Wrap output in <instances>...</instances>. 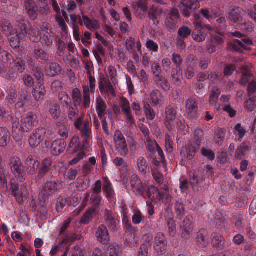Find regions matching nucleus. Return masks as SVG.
<instances>
[{"instance_id":"nucleus-48","label":"nucleus","mask_w":256,"mask_h":256,"mask_svg":"<svg viewBox=\"0 0 256 256\" xmlns=\"http://www.w3.org/2000/svg\"><path fill=\"white\" fill-rule=\"evenodd\" d=\"M223 237L222 234L218 233H214L212 235V242L213 247L216 249H221L223 248Z\"/></svg>"},{"instance_id":"nucleus-9","label":"nucleus","mask_w":256,"mask_h":256,"mask_svg":"<svg viewBox=\"0 0 256 256\" xmlns=\"http://www.w3.org/2000/svg\"><path fill=\"white\" fill-rule=\"evenodd\" d=\"M10 182L11 194L14 197L18 202L22 203L24 198L28 194L26 184H24L20 186L17 180L14 178L11 179Z\"/></svg>"},{"instance_id":"nucleus-62","label":"nucleus","mask_w":256,"mask_h":256,"mask_svg":"<svg viewBox=\"0 0 256 256\" xmlns=\"http://www.w3.org/2000/svg\"><path fill=\"white\" fill-rule=\"evenodd\" d=\"M192 36L194 40L198 42L204 41L206 39V34L202 30L196 29L193 32Z\"/></svg>"},{"instance_id":"nucleus-1","label":"nucleus","mask_w":256,"mask_h":256,"mask_svg":"<svg viewBox=\"0 0 256 256\" xmlns=\"http://www.w3.org/2000/svg\"><path fill=\"white\" fill-rule=\"evenodd\" d=\"M38 122L37 116L32 112L24 114L20 121L16 120L12 123V134L20 138L22 137L24 132H28Z\"/></svg>"},{"instance_id":"nucleus-11","label":"nucleus","mask_w":256,"mask_h":256,"mask_svg":"<svg viewBox=\"0 0 256 256\" xmlns=\"http://www.w3.org/2000/svg\"><path fill=\"white\" fill-rule=\"evenodd\" d=\"M113 142L116 150L122 156H125L128 154V148L126 138L120 130L115 131L113 136Z\"/></svg>"},{"instance_id":"nucleus-39","label":"nucleus","mask_w":256,"mask_h":256,"mask_svg":"<svg viewBox=\"0 0 256 256\" xmlns=\"http://www.w3.org/2000/svg\"><path fill=\"white\" fill-rule=\"evenodd\" d=\"M162 10L161 8L155 5L152 6V8L148 12V16L150 20H152L154 24L157 26L159 24L158 20V16H160L162 13Z\"/></svg>"},{"instance_id":"nucleus-30","label":"nucleus","mask_w":256,"mask_h":256,"mask_svg":"<svg viewBox=\"0 0 256 256\" xmlns=\"http://www.w3.org/2000/svg\"><path fill=\"white\" fill-rule=\"evenodd\" d=\"M72 98L74 102V105L76 106H82L84 108H88L89 107H85L84 105V95L82 97L80 90L75 88L72 91Z\"/></svg>"},{"instance_id":"nucleus-41","label":"nucleus","mask_w":256,"mask_h":256,"mask_svg":"<svg viewBox=\"0 0 256 256\" xmlns=\"http://www.w3.org/2000/svg\"><path fill=\"white\" fill-rule=\"evenodd\" d=\"M32 56L34 60L42 64H44L49 60L47 54L42 48L34 50Z\"/></svg>"},{"instance_id":"nucleus-28","label":"nucleus","mask_w":256,"mask_h":256,"mask_svg":"<svg viewBox=\"0 0 256 256\" xmlns=\"http://www.w3.org/2000/svg\"><path fill=\"white\" fill-rule=\"evenodd\" d=\"M104 182L103 184V192L106 194V198L108 200H112L116 198V194L113 186L109 178L107 177H104Z\"/></svg>"},{"instance_id":"nucleus-59","label":"nucleus","mask_w":256,"mask_h":256,"mask_svg":"<svg viewBox=\"0 0 256 256\" xmlns=\"http://www.w3.org/2000/svg\"><path fill=\"white\" fill-rule=\"evenodd\" d=\"M220 95V92L219 89L214 88L212 90L209 97V102L210 105L214 106L216 104Z\"/></svg>"},{"instance_id":"nucleus-5","label":"nucleus","mask_w":256,"mask_h":256,"mask_svg":"<svg viewBox=\"0 0 256 256\" xmlns=\"http://www.w3.org/2000/svg\"><path fill=\"white\" fill-rule=\"evenodd\" d=\"M52 174L48 175L47 182L40 194L39 199L41 203L46 204L49 196L55 192H57L60 186L61 183L58 180H52Z\"/></svg>"},{"instance_id":"nucleus-43","label":"nucleus","mask_w":256,"mask_h":256,"mask_svg":"<svg viewBox=\"0 0 256 256\" xmlns=\"http://www.w3.org/2000/svg\"><path fill=\"white\" fill-rule=\"evenodd\" d=\"M10 133L4 127L0 128V147H5L10 140Z\"/></svg>"},{"instance_id":"nucleus-37","label":"nucleus","mask_w":256,"mask_h":256,"mask_svg":"<svg viewBox=\"0 0 256 256\" xmlns=\"http://www.w3.org/2000/svg\"><path fill=\"white\" fill-rule=\"evenodd\" d=\"M52 166V162L48 159L44 160L42 161L40 166H39V172L38 174V179L42 178L47 173L51 170Z\"/></svg>"},{"instance_id":"nucleus-32","label":"nucleus","mask_w":256,"mask_h":256,"mask_svg":"<svg viewBox=\"0 0 256 256\" xmlns=\"http://www.w3.org/2000/svg\"><path fill=\"white\" fill-rule=\"evenodd\" d=\"M176 112L174 108L168 106L166 110L165 125L168 130H172V124L171 122L176 118Z\"/></svg>"},{"instance_id":"nucleus-7","label":"nucleus","mask_w":256,"mask_h":256,"mask_svg":"<svg viewBox=\"0 0 256 256\" xmlns=\"http://www.w3.org/2000/svg\"><path fill=\"white\" fill-rule=\"evenodd\" d=\"M8 166L14 175L22 182L26 180V173L21 160L16 156H12L8 160Z\"/></svg>"},{"instance_id":"nucleus-64","label":"nucleus","mask_w":256,"mask_h":256,"mask_svg":"<svg viewBox=\"0 0 256 256\" xmlns=\"http://www.w3.org/2000/svg\"><path fill=\"white\" fill-rule=\"evenodd\" d=\"M178 36L182 38H188L192 34V30L188 26H183L180 28L178 32Z\"/></svg>"},{"instance_id":"nucleus-42","label":"nucleus","mask_w":256,"mask_h":256,"mask_svg":"<svg viewBox=\"0 0 256 256\" xmlns=\"http://www.w3.org/2000/svg\"><path fill=\"white\" fill-rule=\"evenodd\" d=\"M161 192L156 187L151 186L149 187L148 192V198L154 202H157L160 201Z\"/></svg>"},{"instance_id":"nucleus-25","label":"nucleus","mask_w":256,"mask_h":256,"mask_svg":"<svg viewBox=\"0 0 256 256\" xmlns=\"http://www.w3.org/2000/svg\"><path fill=\"white\" fill-rule=\"evenodd\" d=\"M126 46L127 50L134 54V59L136 56L138 57L136 52L142 53V44L140 40L136 42L134 38L130 37L126 41Z\"/></svg>"},{"instance_id":"nucleus-21","label":"nucleus","mask_w":256,"mask_h":256,"mask_svg":"<svg viewBox=\"0 0 256 256\" xmlns=\"http://www.w3.org/2000/svg\"><path fill=\"white\" fill-rule=\"evenodd\" d=\"M95 236L96 240L103 244H108L110 240V236L107 227L101 224L96 229Z\"/></svg>"},{"instance_id":"nucleus-14","label":"nucleus","mask_w":256,"mask_h":256,"mask_svg":"<svg viewBox=\"0 0 256 256\" xmlns=\"http://www.w3.org/2000/svg\"><path fill=\"white\" fill-rule=\"evenodd\" d=\"M124 228L126 237L125 241V245L130 248H134L136 246V236L138 232V228L134 226L131 223H127L124 226Z\"/></svg>"},{"instance_id":"nucleus-58","label":"nucleus","mask_w":256,"mask_h":256,"mask_svg":"<svg viewBox=\"0 0 256 256\" xmlns=\"http://www.w3.org/2000/svg\"><path fill=\"white\" fill-rule=\"evenodd\" d=\"M122 251L118 245H112L109 246L106 252V256H121Z\"/></svg>"},{"instance_id":"nucleus-17","label":"nucleus","mask_w":256,"mask_h":256,"mask_svg":"<svg viewBox=\"0 0 256 256\" xmlns=\"http://www.w3.org/2000/svg\"><path fill=\"white\" fill-rule=\"evenodd\" d=\"M96 80L90 74L88 75V86H83L84 92V105L85 107H90V93H94L96 88Z\"/></svg>"},{"instance_id":"nucleus-12","label":"nucleus","mask_w":256,"mask_h":256,"mask_svg":"<svg viewBox=\"0 0 256 256\" xmlns=\"http://www.w3.org/2000/svg\"><path fill=\"white\" fill-rule=\"evenodd\" d=\"M98 86L100 92L110 98L116 96V93L110 81L102 74L100 75Z\"/></svg>"},{"instance_id":"nucleus-8","label":"nucleus","mask_w":256,"mask_h":256,"mask_svg":"<svg viewBox=\"0 0 256 256\" xmlns=\"http://www.w3.org/2000/svg\"><path fill=\"white\" fill-rule=\"evenodd\" d=\"M24 4L26 14L32 20H37L38 14H44L48 10L47 6L39 8L34 0H25Z\"/></svg>"},{"instance_id":"nucleus-4","label":"nucleus","mask_w":256,"mask_h":256,"mask_svg":"<svg viewBox=\"0 0 256 256\" xmlns=\"http://www.w3.org/2000/svg\"><path fill=\"white\" fill-rule=\"evenodd\" d=\"M18 26L20 34H23L22 38L26 34H28L33 42H38L40 40V33L37 26L32 25L30 22L23 18L20 20Z\"/></svg>"},{"instance_id":"nucleus-49","label":"nucleus","mask_w":256,"mask_h":256,"mask_svg":"<svg viewBox=\"0 0 256 256\" xmlns=\"http://www.w3.org/2000/svg\"><path fill=\"white\" fill-rule=\"evenodd\" d=\"M229 18L234 22H236L239 24H241L242 22L241 10L238 8L233 9L229 14Z\"/></svg>"},{"instance_id":"nucleus-18","label":"nucleus","mask_w":256,"mask_h":256,"mask_svg":"<svg viewBox=\"0 0 256 256\" xmlns=\"http://www.w3.org/2000/svg\"><path fill=\"white\" fill-rule=\"evenodd\" d=\"M46 136V130L39 128L36 130L30 136L28 142L32 148H36L44 140Z\"/></svg>"},{"instance_id":"nucleus-6","label":"nucleus","mask_w":256,"mask_h":256,"mask_svg":"<svg viewBox=\"0 0 256 256\" xmlns=\"http://www.w3.org/2000/svg\"><path fill=\"white\" fill-rule=\"evenodd\" d=\"M74 126L76 129L80 131L81 136L87 141L92 138V122L91 118L84 120L82 116L76 118Z\"/></svg>"},{"instance_id":"nucleus-55","label":"nucleus","mask_w":256,"mask_h":256,"mask_svg":"<svg viewBox=\"0 0 256 256\" xmlns=\"http://www.w3.org/2000/svg\"><path fill=\"white\" fill-rule=\"evenodd\" d=\"M95 213V210L93 208H90L86 212L80 219V222L82 224H88L93 218V215Z\"/></svg>"},{"instance_id":"nucleus-44","label":"nucleus","mask_w":256,"mask_h":256,"mask_svg":"<svg viewBox=\"0 0 256 256\" xmlns=\"http://www.w3.org/2000/svg\"><path fill=\"white\" fill-rule=\"evenodd\" d=\"M136 165L138 170L142 174H146L150 170L148 164L143 156H140L137 159Z\"/></svg>"},{"instance_id":"nucleus-63","label":"nucleus","mask_w":256,"mask_h":256,"mask_svg":"<svg viewBox=\"0 0 256 256\" xmlns=\"http://www.w3.org/2000/svg\"><path fill=\"white\" fill-rule=\"evenodd\" d=\"M245 108L250 112L253 111L256 108V98L252 96L244 103Z\"/></svg>"},{"instance_id":"nucleus-56","label":"nucleus","mask_w":256,"mask_h":256,"mask_svg":"<svg viewBox=\"0 0 256 256\" xmlns=\"http://www.w3.org/2000/svg\"><path fill=\"white\" fill-rule=\"evenodd\" d=\"M144 142L147 150L152 152H154L158 146H159L156 141L152 140L150 137L144 139Z\"/></svg>"},{"instance_id":"nucleus-60","label":"nucleus","mask_w":256,"mask_h":256,"mask_svg":"<svg viewBox=\"0 0 256 256\" xmlns=\"http://www.w3.org/2000/svg\"><path fill=\"white\" fill-rule=\"evenodd\" d=\"M58 99L62 108H68L70 103V98L69 96L66 93H62L59 94Z\"/></svg>"},{"instance_id":"nucleus-46","label":"nucleus","mask_w":256,"mask_h":256,"mask_svg":"<svg viewBox=\"0 0 256 256\" xmlns=\"http://www.w3.org/2000/svg\"><path fill=\"white\" fill-rule=\"evenodd\" d=\"M131 187L136 191L142 192L144 186L140 179L136 175H132L130 180Z\"/></svg>"},{"instance_id":"nucleus-36","label":"nucleus","mask_w":256,"mask_h":256,"mask_svg":"<svg viewBox=\"0 0 256 256\" xmlns=\"http://www.w3.org/2000/svg\"><path fill=\"white\" fill-rule=\"evenodd\" d=\"M148 3L146 0H138L134 3V10L136 14L141 16L148 10Z\"/></svg>"},{"instance_id":"nucleus-22","label":"nucleus","mask_w":256,"mask_h":256,"mask_svg":"<svg viewBox=\"0 0 256 256\" xmlns=\"http://www.w3.org/2000/svg\"><path fill=\"white\" fill-rule=\"evenodd\" d=\"M241 83L244 85H246L247 83L252 80L248 86V90L250 94H253L256 92V79H252V76L249 70H246L242 72Z\"/></svg>"},{"instance_id":"nucleus-54","label":"nucleus","mask_w":256,"mask_h":256,"mask_svg":"<svg viewBox=\"0 0 256 256\" xmlns=\"http://www.w3.org/2000/svg\"><path fill=\"white\" fill-rule=\"evenodd\" d=\"M174 210L177 218L182 220L185 214V207L183 202H176L174 204Z\"/></svg>"},{"instance_id":"nucleus-16","label":"nucleus","mask_w":256,"mask_h":256,"mask_svg":"<svg viewBox=\"0 0 256 256\" xmlns=\"http://www.w3.org/2000/svg\"><path fill=\"white\" fill-rule=\"evenodd\" d=\"M0 57L2 58V60L4 63L10 64L11 61H12L14 66L20 73L23 72L25 70V62L20 58H12V56L6 51L0 52Z\"/></svg>"},{"instance_id":"nucleus-51","label":"nucleus","mask_w":256,"mask_h":256,"mask_svg":"<svg viewBox=\"0 0 256 256\" xmlns=\"http://www.w3.org/2000/svg\"><path fill=\"white\" fill-rule=\"evenodd\" d=\"M168 228V233L170 236L174 237L176 232V225L172 218L166 219Z\"/></svg>"},{"instance_id":"nucleus-29","label":"nucleus","mask_w":256,"mask_h":256,"mask_svg":"<svg viewBox=\"0 0 256 256\" xmlns=\"http://www.w3.org/2000/svg\"><path fill=\"white\" fill-rule=\"evenodd\" d=\"M38 161L32 157H28L25 162V167L28 174H34L40 166Z\"/></svg>"},{"instance_id":"nucleus-10","label":"nucleus","mask_w":256,"mask_h":256,"mask_svg":"<svg viewBox=\"0 0 256 256\" xmlns=\"http://www.w3.org/2000/svg\"><path fill=\"white\" fill-rule=\"evenodd\" d=\"M7 92L8 95L6 98L8 102L10 104H15L16 106L18 107L24 106L23 102L26 101L28 97L26 92L20 90L18 91L12 88Z\"/></svg>"},{"instance_id":"nucleus-57","label":"nucleus","mask_w":256,"mask_h":256,"mask_svg":"<svg viewBox=\"0 0 256 256\" xmlns=\"http://www.w3.org/2000/svg\"><path fill=\"white\" fill-rule=\"evenodd\" d=\"M78 106L75 105L70 106L68 110V118L72 122H75L76 120V117L78 116L79 110Z\"/></svg>"},{"instance_id":"nucleus-31","label":"nucleus","mask_w":256,"mask_h":256,"mask_svg":"<svg viewBox=\"0 0 256 256\" xmlns=\"http://www.w3.org/2000/svg\"><path fill=\"white\" fill-rule=\"evenodd\" d=\"M50 114L54 120L58 119L61 116V110L60 105L56 101L48 102Z\"/></svg>"},{"instance_id":"nucleus-2","label":"nucleus","mask_w":256,"mask_h":256,"mask_svg":"<svg viewBox=\"0 0 256 256\" xmlns=\"http://www.w3.org/2000/svg\"><path fill=\"white\" fill-rule=\"evenodd\" d=\"M216 30L214 32L213 28L210 25H205L204 28L209 31L212 44L215 46L223 42L224 34V18H221L216 20L215 24Z\"/></svg>"},{"instance_id":"nucleus-13","label":"nucleus","mask_w":256,"mask_h":256,"mask_svg":"<svg viewBox=\"0 0 256 256\" xmlns=\"http://www.w3.org/2000/svg\"><path fill=\"white\" fill-rule=\"evenodd\" d=\"M168 246V240L166 235L162 232H158L154 238V248L158 256L165 254Z\"/></svg>"},{"instance_id":"nucleus-19","label":"nucleus","mask_w":256,"mask_h":256,"mask_svg":"<svg viewBox=\"0 0 256 256\" xmlns=\"http://www.w3.org/2000/svg\"><path fill=\"white\" fill-rule=\"evenodd\" d=\"M120 106L126 118V122L130 126L134 124V121L130 112L129 101L123 96L120 97Z\"/></svg>"},{"instance_id":"nucleus-23","label":"nucleus","mask_w":256,"mask_h":256,"mask_svg":"<svg viewBox=\"0 0 256 256\" xmlns=\"http://www.w3.org/2000/svg\"><path fill=\"white\" fill-rule=\"evenodd\" d=\"M66 142L61 139L52 141L48 146L50 152L54 156H58L62 153L66 148Z\"/></svg>"},{"instance_id":"nucleus-45","label":"nucleus","mask_w":256,"mask_h":256,"mask_svg":"<svg viewBox=\"0 0 256 256\" xmlns=\"http://www.w3.org/2000/svg\"><path fill=\"white\" fill-rule=\"evenodd\" d=\"M46 90L44 86L40 84L38 85L32 92V94L36 101L42 100L44 99Z\"/></svg>"},{"instance_id":"nucleus-47","label":"nucleus","mask_w":256,"mask_h":256,"mask_svg":"<svg viewBox=\"0 0 256 256\" xmlns=\"http://www.w3.org/2000/svg\"><path fill=\"white\" fill-rule=\"evenodd\" d=\"M208 236V232L204 228L200 229L196 234V242L202 246H206L208 243V240L206 236Z\"/></svg>"},{"instance_id":"nucleus-3","label":"nucleus","mask_w":256,"mask_h":256,"mask_svg":"<svg viewBox=\"0 0 256 256\" xmlns=\"http://www.w3.org/2000/svg\"><path fill=\"white\" fill-rule=\"evenodd\" d=\"M2 28L3 33L9 37L10 46L14 48L19 47L20 41L22 40L23 36L22 34H20V28L13 30L11 24L6 20L2 22Z\"/></svg>"},{"instance_id":"nucleus-27","label":"nucleus","mask_w":256,"mask_h":256,"mask_svg":"<svg viewBox=\"0 0 256 256\" xmlns=\"http://www.w3.org/2000/svg\"><path fill=\"white\" fill-rule=\"evenodd\" d=\"M82 18H79V22L80 25L84 22L85 26L90 30H95L100 28V24L96 20H92L84 14L82 12Z\"/></svg>"},{"instance_id":"nucleus-34","label":"nucleus","mask_w":256,"mask_h":256,"mask_svg":"<svg viewBox=\"0 0 256 256\" xmlns=\"http://www.w3.org/2000/svg\"><path fill=\"white\" fill-rule=\"evenodd\" d=\"M80 236L72 232H68L62 235H59L60 241L62 244L71 243L80 239Z\"/></svg>"},{"instance_id":"nucleus-61","label":"nucleus","mask_w":256,"mask_h":256,"mask_svg":"<svg viewBox=\"0 0 256 256\" xmlns=\"http://www.w3.org/2000/svg\"><path fill=\"white\" fill-rule=\"evenodd\" d=\"M233 132L236 136L238 137V140L242 138L246 134L245 128L240 124L235 125Z\"/></svg>"},{"instance_id":"nucleus-15","label":"nucleus","mask_w":256,"mask_h":256,"mask_svg":"<svg viewBox=\"0 0 256 256\" xmlns=\"http://www.w3.org/2000/svg\"><path fill=\"white\" fill-rule=\"evenodd\" d=\"M203 0H186L180 2L178 8L185 16H189L192 11L198 7V3Z\"/></svg>"},{"instance_id":"nucleus-35","label":"nucleus","mask_w":256,"mask_h":256,"mask_svg":"<svg viewBox=\"0 0 256 256\" xmlns=\"http://www.w3.org/2000/svg\"><path fill=\"white\" fill-rule=\"evenodd\" d=\"M252 44V42L248 38H244L242 40H235L233 42L234 50H238L240 48L245 50H250V46Z\"/></svg>"},{"instance_id":"nucleus-24","label":"nucleus","mask_w":256,"mask_h":256,"mask_svg":"<svg viewBox=\"0 0 256 256\" xmlns=\"http://www.w3.org/2000/svg\"><path fill=\"white\" fill-rule=\"evenodd\" d=\"M192 219L191 216H188L184 218L180 223V227L182 234L186 238H190L192 232L194 228Z\"/></svg>"},{"instance_id":"nucleus-38","label":"nucleus","mask_w":256,"mask_h":256,"mask_svg":"<svg viewBox=\"0 0 256 256\" xmlns=\"http://www.w3.org/2000/svg\"><path fill=\"white\" fill-rule=\"evenodd\" d=\"M96 108L98 116L102 118L106 114L107 106L105 101L100 96L96 99Z\"/></svg>"},{"instance_id":"nucleus-40","label":"nucleus","mask_w":256,"mask_h":256,"mask_svg":"<svg viewBox=\"0 0 256 256\" xmlns=\"http://www.w3.org/2000/svg\"><path fill=\"white\" fill-rule=\"evenodd\" d=\"M154 80L156 86L167 92L170 90V85L168 80L162 76H154Z\"/></svg>"},{"instance_id":"nucleus-50","label":"nucleus","mask_w":256,"mask_h":256,"mask_svg":"<svg viewBox=\"0 0 256 256\" xmlns=\"http://www.w3.org/2000/svg\"><path fill=\"white\" fill-rule=\"evenodd\" d=\"M150 98L154 104L158 105L162 104V96L158 90H153L150 93Z\"/></svg>"},{"instance_id":"nucleus-53","label":"nucleus","mask_w":256,"mask_h":256,"mask_svg":"<svg viewBox=\"0 0 256 256\" xmlns=\"http://www.w3.org/2000/svg\"><path fill=\"white\" fill-rule=\"evenodd\" d=\"M200 144H194V146H192L188 147L186 148V158L190 160H192L199 150Z\"/></svg>"},{"instance_id":"nucleus-52","label":"nucleus","mask_w":256,"mask_h":256,"mask_svg":"<svg viewBox=\"0 0 256 256\" xmlns=\"http://www.w3.org/2000/svg\"><path fill=\"white\" fill-rule=\"evenodd\" d=\"M144 219V216L139 209L136 208L133 210L132 222L134 224L138 225L143 222Z\"/></svg>"},{"instance_id":"nucleus-33","label":"nucleus","mask_w":256,"mask_h":256,"mask_svg":"<svg viewBox=\"0 0 256 256\" xmlns=\"http://www.w3.org/2000/svg\"><path fill=\"white\" fill-rule=\"evenodd\" d=\"M61 66L56 62L48 63L46 67V74L50 77H54L61 74Z\"/></svg>"},{"instance_id":"nucleus-20","label":"nucleus","mask_w":256,"mask_h":256,"mask_svg":"<svg viewBox=\"0 0 256 256\" xmlns=\"http://www.w3.org/2000/svg\"><path fill=\"white\" fill-rule=\"evenodd\" d=\"M198 106L194 98L188 99L186 103V114L188 118L190 120L195 119L198 114Z\"/></svg>"},{"instance_id":"nucleus-26","label":"nucleus","mask_w":256,"mask_h":256,"mask_svg":"<svg viewBox=\"0 0 256 256\" xmlns=\"http://www.w3.org/2000/svg\"><path fill=\"white\" fill-rule=\"evenodd\" d=\"M104 219L107 226L112 231L116 230L117 222L115 213L113 211L106 209L104 212Z\"/></svg>"}]
</instances>
